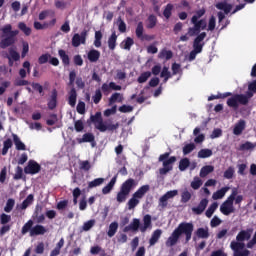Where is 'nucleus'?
Segmentation results:
<instances>
[{
  "instance_id": "nucleus-26",
  "label": "nucleus",
  "mask_w": 256,
  "mask_h": 256,
  "mask_svg": "<svg viewBox=\"0 0 256 256\" xmlns=\"http://www.w3.org/2000/svg\"><path fill=\"white\" fill-rule=\"evenodd\" d=\"M58 55L64 67H69V65H71V59L69 58V55L67 54V52H65V50L63 49L58 50Z\"/></svg>"
},
{
  "instance_id": "nucleus-5",
  "label": "nucleus",
  "mask_w": 256,
  "mask_h": 256,
  "mask_svg": "<svg viewBox=\"0 0 256 256\" xmlns=\"http://www.w3.org/2000/svg\"><path fill=\"white\" fill-rule=\"evenodd\" d=\"M137 185V182H135V179L129 178L127 179L120 187V191L117 193L116 201L118 203H125L127 201V197H129V193H131V190L133 187Z\"/></svg>"
},
{
  "instance_id": "nucleus-55",
  "label": "nucleus",
  "mask_w": 256,
  "mask_h": 256,
  "mask_svg": "<svg viewBox=\"0 0 256 256\" xmlns=\"http://www.w3.org/2000/svg\"><path fill=\"white\" fill-rule=\"evenodd\" d=\"M101 39H103V33L101 31L95 32V40H94V47H101Z\"/></svg>"
},
{
  "instance_id": "nucleus-45",
  "label": "nucleus",
  "mask_w": 256,
  "mask_h": 256,
  "mask_svg": "<svg viewBox=\"0 0 256 256\" xmlns=\"http://www.w3.org/2000/svg\"><path fill=\"white\" fill-rule=\"evenodd\" d=\"M11 147H13V140H11V138H8L3 142L2 155L8 153Z\"/></svg>"
},
{
  "instance_id": "nucleus-13",
  "label": "nucleus",
  "mask_w": 256,
  "mask_h": 256,
  "mask_svg": "<svg viewBox=\"0 0 256 256\" xmlns=\"http://www.w3.org/2000/svg\"><path fill=\"white\" fill-rule=\"evenodd\" d=\"M8 53L9 54H6L5 57L8 59L9 67H13L15 61H19V59H21V55L19 52H17V50H15V48H9Z\"/></svg>"
},
{
  "instance_id": "nucleus-42",
  "label": "nucleus",
  "mask_w": 256,
  "mask_h": 256,
  "mask_svg": "<svg viewBox=\"0 0 256 256\" xmlns=\"http://www.w3.org/2000/svg\"><path fill=\"white\" fill-rule=\"evenodd\" d=\"M102 99H103V93L101 92V89H96L94 95L92 96L93 103L95 105H99Z\"/></svg>"
},
{
  "instance_id": "nucleus-14",
  "label": "nucleus",
  "mask_w": 256,
  "mask_h": 256,
  "mask_svg": "<svg viewBox=\"0 0 256 256\" xmlns=\"http://www.w3.org/2000/svg\"><path fill=\"white\" fill-rule=\"evenodd\" d=\"M191 24L193 25V27L188 28L189 37H195V35H199V33L203 31V28L198 20H191Z\"/></svg>"
},
{
  "instance_id": "nucleus-61",
  "label": "nucleus",
  "mask_w": 256,
  "mask_h": 256,
  "mask_svg": "<svg viewBox=\"0 0 256 256\" xmlns=\"http://www.w3.org/2000/svg\"><path fill=\"white\" fill-rule=\"evenodd\" d=\"M74 129L77 133H81V131H83V129H85V125L83 124V121L82 120L75 121Z\"/></svg>"
},
{
  "instance_id": "nucleus-36",
  "label": "nucleus",
  "mask_w": 256,
  "mask_h": 256,
  "mask_svg": "<svg viewBox=\"0 0 256 256\" xmlns=\"http://www.w3.org/2000/svg\"><path fill=\"white\" fill-rule=\"evenodd\" d=\"M215 171V167L212 165H206L201 168L200 170V177L205 178L207 175L213 173Z\"/></svg>"
},
{
  "instance_id": "nucleus-63",
  "label": "nucleus",
  "mask_w": 256,
  "mask_h": 256,
  "mask_svg": "<svg viewBox=\"0 0 256 256\" xmlns=\"http://www.w3.org/2000/svg\"><path fill=\"white\" fill-rule=\"evenodd\" d=\"M95 226V220H89L83 224V231H90Z\"/></svg>"
},
{
  "instance_id": "nucleus-16",
  "label": "nucleus",
  "mask_w": 256,
  "mask_h": 256,
  "mask_svg": "<svg viewBox=\"0 0 256 256\" xmlns=\"http://www.w3.org/2000/svg\"><path fill=\"white\" fill-rule=\"evenodd\" d=\"M197 239H209V228H198L194 232L193 241Z\"/></svg>"
},
{
  "instance_id": "nucleus-52",
  "label": "nucleus",
  "mask_w": 256,
  "mask_h": 256,
  "mask_svg": "<svg viewBox=\"0 0 256 256\" xmlns=\"http://www.w3.org/2000/svg\"><path fill=\"white\" fill-rule=\"evenodd\" d=\"M207 13V10L205 8H201L200 10H197L195 14L192 16L191 21H198L201 19Z\"/></svg>"
},
{
  "instance_id": "nucleus-27",
  "label": "nucleus",
  "mask_w": 256,
  "mask_h": 256,
  "mask_svg": "<svg viewBox=\"0 0 256 256\" xmlns=\"http://www.w3.org/2000/svg\"><path fill=\"white\" fill-rule=\"evenodd\" d=\"M246 123L245 120H239L238 123L235 124L233 133L234 135H241L243 131H245Z\"/></svg>"
},
{
  "instance_id": "nucleus-60",
  "label": "nucleus",
  "mask_w": 256,
  "mask_h": 256,
  "mask_svg": "<svg viewBox=\"0 0 256 256\" xmlns=\"http://www.w3.org/2000/svg\"><path fill=\"white\" fill-rule=\"evenodd\" d=\"M192 151H195V144L194 143L186 144L183 147V155H189V153H192Z\"/></svg>"
},
{
  "instance_id": "nucleus-56",
  "label": "nucleus",
  "mask_w": 256,
  "mask_h": 256,
  "mask_svg": "<svg viewBox=\"0 0 256 256\" xmlns=\"http://www.w3.org/2000/svg\"><path fill=\"white\" fill-rule=\"evenodd\" d=\"M149 77H151V72L146 71V72H143L142 74H140L137 81H138V83H147Z\"/></svg>"
},
{
  "instance_id": "nucleus-50",
  "label": "nucleus",
  "mask_w": 256,
  "mask_h": 256,
  "mask_svg": "<svg viewBox=\"0 0 256 256\" xmlns=\"http://www.w3.org/2000/svg\"><path fill=\"white\" fill-rule=\"evenodd\" d=\"M14 207H15V199H12V198L8 199L4 207L5 213H11Z\"/></svg>"
},
{
  "instance_id": "nucleus-4",
  "label": "nucleus",
  "mask_w": 256,
  "mask_h": 256,
  "mask_svg": "<svg viewBox=\"0 0 256 256\" xmlns=\"http://www.w3.org/2000/svg\"><path fill=\"white\" fill-rule=\"evenodd\" d=\"M33 220H28L21 229L22 235H27L30 233V237H37L39 235H45L47 233V228L45 226L37 224L33 227Z\"/></svg>"
},
{
  "instance_id": "nucleus-11",
  "label": "nucleus",
  "mask_w": 256,
  "mask_h": 256,
  "mask_svg": "<svg viewBox=\"0 0 256 256\" xmlns=\"http://www.w3.org/2000/svg\"><path fill=\"white\" fill-rule=\"evenodd\" d=\"M87 41V30H83L80 34L76 33L72 37V47H79L85 45Z\"/></svg>"
},
{
  "instance_id": "nucleus-59",
  "label": "nucleus",
  "mask_w": 256,
  "mask_h": 256,
  "mask_svg": "<svg viewBox=\"0 0 256 256\" xmlns=\"http://www.w3.org/2000/svg\"><path fill=\"white\" fill-rule=\"evenodd\" d=\"M203 185V180H201L199 177H194V180L191 182V187L194 190H197Z\"/></svg>"
},
{
  "instance_id": "nucleus-24",
  "label": "nucleus",
  "mask_w": 256,
  "mask_h": 256,
  "mask_svg": "<svg viewBox=\"0 0 256 256\" xmlns=\"http://www.w3.org/2000/svg\"><path fill=\"white\" fill-rule=\"evenodd\" d=\"M229 189H230L229 186L222 187L221 189H219V190H217L216 192L213 193L212 199H214V201H217L219 199H223V197H225V195L227 194Z\"/></svg>"
},
{
  "instance_id": "nucleus-46",
  "label": "nucleus",
  "mask_w": 256,
  "mask_h": 256,
  "mask_svg": "<svg viewBox=\"0 0 256 256\" xmlns=\"http://www.w3.org/2000/svg\"><path fill=\"white\" fill-rule=\"evenodd\" d=\"M34 201V196L33 194H29L26 199L22 202L20 209L25 210L27 209V207H29V205H31V203H33Z\"/></svg>"
},
{
  "instance_id": "nucleus-31",
  "label": "nucleus",
  "mask_w": 256,
  "mask_h": 256,
  "mask_svg": "<svg viewBox=\"0 0 256 256\" xmlns=\"http://www.w3.org/2000/svg\"><path fill=\"white\" fill-rule=\"evenodd\" d=\"M11 45H15V38H12L10 36H7L0 41L1 49H7V47H11Z\"/></svg>"
},
{
  "instance_id": "nucleus-9",
  "label": "nucleus",
  "mask_w": 256,
  "mask_h": 256,
  "mask_svg": "<svg viewBox=\"0 0 256 256\" xmlns=\"http://www.w3.org/2000/svg\"><path fill=\"white\" fill-rule=\"evenodd\" d=\"M24 173L26 175H37V173H41V164L35 160H29L24 168Z\"/></svg>"
},
{
  "instance_id": "nucleus-64",
  "label": "nucleus",
  "mask_w": 256,
  "mask_h": 256,
  "mask_svg": "<svg viewBox=\"0 0 256 256\" xmlns=\"http://www.w3.org/2000/svg\"><path fill=\"white\" fill-rule=\"evenodd\" d=\"M101 91H102L103 95H105L107 97V95H109V93H111V84L103 83L101 86Z\"/></svg>"
},
{
  "instance_id": "nucleus-49",
  "label": "nucleus",
  "mask_w": 256,
  "mask_h": 256,
  "mask_svg": "<svg viewBox=\"0 0 256 256\" xmlns=\"http://www.w3.org/2000/svg\"><path fill=\"white\" fill-rule=\"evenodd\" d=\"M18 29H20V31H23L26 37H29V35H31V28H29L27 24H25V22L18 23Z\"/></svg>"
},
{
  "instance_id": "nucleus-7",
  "label": "nucleus",
  "mask_w": 256,
  "mask_h": 256,
  "mask_svg": "<svg viewBox=\"0 0 256 256\" xmlns=\"http://www.w3.org/2000/svg\"><path fill=\"white\" fill-rule=\"evenodd\" d=\"M75 79H77V72L75 70L70 71L69 73V82L68 87H72L68 95V104L70 107H75L77 105V90L75 89Z\"/></svg>"
},
{
  "instance_id": "nucleus-6",
  "label": "nucleus",
  "mask_w": 256,
  "mask_h": 256,
  "mask_svg": "<svg viewBox=\"0 0 256 256\" xmlns=\"http://www.w3.org/2000/svg\"><path fill=\"white\" fill-rule=\"evenodd\" d=\"M237 195H239V189L233 188L231 194L220 206V213H222V215L228 216L231 215V213H235L233 203H235V197H237Z\"/></svg>"
},
{
  "instance_id": "nucleus-44",
  "label": "nucleus",
  "mask_w": 256,
  "mask_h": 256,
  "mask_svg": "<svg viewBox=\"0 0 256 256\" xmlns=\"http://www.w3.org/2000/svg\"><path fill=\"white\" fill-rule=\"evenodd\" d=\"M160 77L163 80L164 83H167V81H169V79H171V72H169V68L167 66H164L161 73H160Z\"/></svg>"
},
{
  "instance_id": "nucleus-15",
  "label": "nucleus",
  "mask_w": 256,
  "mask_h": 256,
  "mask_svg": "<svg viewBox=\"0 0 256 256\" xmlns=\"http://www.w3.org/2000/svg\"><path fill=\"white\" fill-rule=\"evenodd\" d=\"M57 89H53L51 91V95L48 98L47 107L50 111H53L54 109H57V97H58Z\"/></svg>"
},
{
  "instance_id": "nucleus-41",
  "label": "nucleus",
  "mask_w": 256,
  "mask_h": 256,
  "mask_svg": "<svg viewBox=\"0 0 256 256\" xmlns=\"http://www.w3.org/2000/svg\"><path fill=\"white\" fill-rule=\"evenodd\" d=\"M217 207H219V204L217 202L212 203L208 209L205 212L206 217H208V219H211V217H213V213H215V211H217Z\"/></svg>"
},
{
  "instance_id": "nucleus-54",
  "label": "nucleus",
  "mask_w": 256,
  "mask_h": 256,
  "mask_svg": "<svg viewBox=\"0 0 256 256\" xmlns=\"http://www.w3.org/2000/svg\"><path fill=\"white\" fill-rule=\"evenodd\" d=\"M128 209H135L139 205V198L135 197L134 194L132 198L127 203Z\"/></svg>"
},
{
  "instance_id": "nucleus-30",
  "label": "nucleus",
  "mask_w": 256,
  "mask_h": 256,
  "mask_svg": "<svg viewBox=\"0 0 256 256\" xmlns=\"http://www.w3.org/2000/svg\"><path fill=\"white\" fill-rule=\"evenodd\" d=\"M146 21V28L155 29V27H157L158 19L157 16H155V14H150Z\"/></svg>"
},
{
  "instance_id": "nucleus-38",
  "label": "nucleus",
  "mask_w": 256,
  "mask_h": 256,
  "mask_svg": "<svg viewBox=\"0 0 256 256\" xmlns=\"http://www.w3.org/2000/svg\"><path fill=\"white\" fill-rule=\"evenodd\" d=\"M117 229H119V223L112 222L108 228V232H107L108 237L110 238L115 237V234L117 233Z\"/></svg>"
},
{
  "instance_id": "nucleus-1",
  "label": "nucleus",
  "mask_w": 256,
  "mask_h": 256,
  "mask_svg": "<svg viewBox=\"0 0 256 256\" xmlns=\"http://www.w3.org/2000/svg\"><path fill=\"white\" fill-rule=\"evenodd\" d=\"M194 229L195 225H193L192 222H181L166 240V247H175V244L179 243L181 235H185V243H189L191 237H193Z\"/></svg>"
},
{
  "instance_id": "nucleus-20",
  "label": "nucleus",
  "mask_w": 256,
  "mask_h": 256,
  "mask_svg": "<svg viewBox=\"0 0 256 256\" xmlns=\"http://www.w3.org/2000/svg\"><path fill=\"white\" fill-rule=\"evenodd\" d=\"M150 189L151 186H149V184L143 185L133 194V196L137 199H143V197L149 193Z\"/></svg>"
},
{
  "instance_id": "nucleus-48",
  "label": "nucleus",
  "mask_w": 256,
  "mask_h": 256,
  "mask_svg": "<svg viewBox=\"0 0 256 256\" xmlns=\"http://www.w3.org/2000/svg\"><path fill=\"white\" fill-rule=\"evenodd\" d=\"M163 15L165 19H171V15H173V4L169 3L165 6Z\"/></svg>"
},
{
  "instance_id": "nucleus-18",
  "label": "nucleus",
  "mask_w": 256,
  "mask_h": 256,
  "mask_svg": "<svg viewBox=\"0 0 256 256\" xmlns=\"http://www.w3.org/2000/svg\"><path fill=\"white\" fill-rule=\"evenodd\" d=\"M207 205H209V200L206 198L202 199L197 207L192 208V212L195 215H201L205 209H207Z\"/></svg>"
},
{
  "instance_id": "nucleus-19",
  "label": "nucleus",
  "mask_w": 256,
  "mask_h": 256,
  "mask_svg": "<svg viewBox=\"0 0 256 256\" xmlns=\"http://www.w3.org/2000/svg\"><path fill=\"white\" fill-rule=\"evenodd\" d=\"M253 233V229L241 230L236 236V241H249L251 239V234Z\"/></svg>"
},
{
  "instance_id": "nucleus-39",
  "label": "nucleus",
  "mask_w": 256,
  "mask_h": 256,
  "mask_svg": "<svg viewBox=\"0 0 256 256\" xmlns=\"http://www.w3.org/2000/svg\"><path fill=\"white\" fill-rule=\"evenodd\" d=\"M233 93L226 92V93H218L217 95H211L208 97V101H215V99H227V97H232Z\"/></svg>"
},
{
  "instance_id": "nucleus-32",
  "label": "nucleus",
  "mask_w": 256,
  "mask_h": 256,
  "mask_svg": "<svg viewBox=\"0 0 256 256\" xmlns=\"http://www.w3.org/2000/svg\"><path fill=\"white\" fill-rule=\"evenodd\" d=\"M158 59H166V61L173 59V51L167 50V48L162 49L158 54Z\"/></svg>"
},
{
  "instance_id": "nucleus-43",
  "label": "nucleus",
  "mask_w": 256,
  "mask_h": 256,
  "mask_svg": "<svg viewBox=\"0 0 256 256\" xmlns=\"http://www.w3.org/2000/svg\"><path fill=\"white\" fill-rule=\"evenodd\" d=\"M105 183V178H96L88 183V189H93L95 187H99Z\"/></svg>"
},
{
  "instance_id": "nucleus-8",
  "label": "nucleus",
  "mask_w": 256,
  "mask_h": 256,
  "mask_svg": "<svg viewBox=\"0 0 256 256\" xmlns=\"http://www.w3.org/2000/svg\"><path fill=\"white\" fill-rule=\"evenodd\" d=\"M89 121L93 123L95 129L100 131V133H105V131H107L101 112H96L95 115H91Z\"/></svg>"
},
{
  "instance_id": "nucleus-34",
  "label": "nucleus",
  "mask_w": 256,
  "mask_h": 256,
  "mask_svg": "<svg viewBox=\"0 0 256 256\" xmlns=\"http://www.w3.org/2000/svg\"><path fill=\"white\" fill-rule=\"evenodd\" d=\"M63 245H65V239L61 238L59 242L56 244V247L51 251L50 256L60 255L61 249H63Z\"/></svg>"
},
{
  "instance_id": "nucleus-58",
  "label": "nucleus",
  "mask_w": 256,
  "mask_h": 256,
  "mask_svg": "<svg viewBox=\"0 0 256 256\" xmlns=\"http://www.w3.org/2000/svg\"><path fill=\"white\" fill-rule=\"evenodd\" d=\"M191 201V192L184 190L181 194V203H189Z\"/></svg>"
},
{
  "instance_id": "nucleus-57",
  "label": "nucleus",
  "mask_w": 256,
  "mask_h": 256,
  "mask_svg": "<svg viewBox=\"0 0 256 256\" xmlns=\"http://www.w3.org/2000/svg\"><path fill=\"white\" fill-rule=\"evenodd\" d=\"M50 58H51V54L49 53L42 54L38 58L39 65H45V63H49Z\"/></svg>"
},
{
  "instance_id": "nucleus-25",
  "label": "nucleus",
  "mask_w": 256,
  "mask_h": 256,
  "mask_svg": "<svg viewBox=\"0 0 256 256\" xmlns=\"http://www.w3.org/2000/svg\"><path fill=\"white\" fill-rule=\"evenodd\" d=\"M216 9L224 11L225 15H229V13H231V10L233 9V5L227 2H219L216 4Z\"/></svg>"
},
{
  "instance_id": "nucleus-62",
  "label": "nucleus",
  "mask_w": 256,
  "mask_h": 256,
  "mask_svg": "<svg viewBox=\"0 0 256 256\" xmlns=\"http://www.w3.org/2000/svg\"><path fill=\"white\" fill-rule=\"evenodd\" d=\"M233 175H235V169L230 166V167L224 172V179H233Z\"/></svg>"
},
{
  "instance_id": "nucleus-47",
  "label": "nucleus",
  "mask_w": 256,
  "mask_h": 256,
  "mask_svg": "<svg viewBox=\"0 0 256 256\" xmlns=\"http://www.w3.org/2000/svg\"><path fill=\"white\" fill-rule=\"evenodd\" d=\"M213 155V151L211 149H201L198 152L199 159H207L208 157H211Z\"/></svg>"
},
{
  "instance_id": "nucleus-28",
  "label": "nucleus",
  "mask_w": 256,
  "mask_h": 256,
  "mask_svg": "<svg viewBox=\"0 0 256 256\" xmlns=\"http://www.w3.org/2000/svg\"><path fill=\"white\" fill-rule=\"evenodd\" d=\"M12 137H13V141H14L17 151H26L27 150V146H25V143H23L21 141V139L19 138V136H17V134H12Z\"/></svg>"
},
{
  "instance_id": "nucleus-12",
  "label": "nucleus",
  "mask_w": 256,
  "mask_h": 256,
  "mask_svg": "<svg viewBox=\"0 0 256 256\" xmlns=\"http://www.w3.org/2000/svg\"><path fill=\"white\" fill-rule=\"evenodd\" d=\"M171 153L165 152L159 156V161L163 163V167H168V169H173V164L177 161V157L172 156L169 158Z\"/></svg>"
},
{
  "instance_id": "nucleus-29",
  "label": "nucleus",
  "mask_w": 256,
  "mask_h": 256,
  "mask_svg": "<svg viewBox=\"0 0 256 256\" xmlns=\"http://www.w3.org/2000/svg\"><path fill=\"white\" fill-rule=\"evenodd\" d=\"M78 143H95V135L93 133H85L82 138H77Z\"/></svg>"
},
{
  "instance_id": "nucleus-22",
  "label": "nucleus",
  "mask_w": 256,
  "mask_h": 256,
  "mask_svg": "<svg viewBox=\"0 0 256 256\" xmlns=\"http://www.w3.org/2000/svg\"><path fill=\"white\" fill-rule=\"evenodd\" d=\"M115 183H117V174L110 180V182L102 188L103 195H109L111 191H113V187H115Z\"/></svg>"
},
{
  "instance_id": "nucleus-21",
  "label": "nucleus",
  "mask_w": 256,
  "mask_h": 256,
  "mask_svg": "<svg viewBox=\"0 0 256 256\" xmlns=\"http://www.w3.org/2000/svg\"><path fill=\"white\" fill-rule=\"evenodd\" d=\"M161 235H163L162 229H156L149 239V245L150 247H153V245L157 244L159 242V239H161Z\"/></svg>"
},
{
  "instance_id": "nucleus-23",
  "label": "nucleus",
  "mask_w": 256,
  "mask_h": 256,
  "mask_svg": "<svg viewBox=\"0 0 256 256\" xmlns=\"http://www.w3.org/2000/svg\"><path fill=\"white\" fill-rule=\"evenodd\" d=\"M88 61H90V63H97V61H99L100 57H101V52H99V50H95V49H91L88 54Z\"/></svg>"
},
{
  "instance_id": "nucleus-37",
  "label": "nucleus",
  "mask_w": 256,
  "mask_h": 256,
  "mask_svg": "<svg viewBox=\"0 0 256 256\" xmlns=\"http://www.w3.org/2000/svg\"><path fill=\"white\" fill-rule=\"evenodd\" d=\"M113 103H123V94L119 92H115L109 98V104L113 105Z\"/></svg>"
},
{
  "instance_id": "nucleus-2",
  "label": "nucleus",
  "mask_w": 256,
  "mask_h": 256,
  "mask_svg": "<svg viewBox=\"0 0 256 256\" xmlns=\"http://www.w3.org/2000/svg\"><path fill=\"white\" fill-rule=\"evenodd\" d=\"M153 227V223L151 221V215L146 214L143 217V225H141V221L138 218H134L132 222L125 226L123 231L124 233H129V231H141V233H145L147 229H151Z\"/></svg>"
},
{
  "instance_id": "nucleus-35",
  "label": "nucleus",
  "mask_w": 256,
  "mask_h": 256,
  "mask_svg": "<svg viewBox=\"0 0 256 256\" xmlns=\"http://www.w3.org/2000/svg\"><path fill=\"white\" fill-rule=\"evenodd\" d=\"M230 247L232 251H234V255H235V253H239V251H243V249H245V243L232 241L230 244Z\"/></svg>"
},
{
  "instance_id": "nucleus-17",
  "label": "nucleus",
  "mask_w": 256,
  "mask_h": 256,
  "mask_svg": "<svg viewBox=\"0 0 256 256\" xmlns=\"http://www.w3.org/2000/svg\"><path fill=\"white\" fill-rule=\"evenodd\" d=\"M43 211V207L37 205L33 214V221L35 223H44L45 222V214H40Z\"/></svg>"
},
{
  "instance_id": "nucleus-40",
  "label": "nucleus",
  "mask_w": 256,
  "mask_h": 256,
  "mask_svg": "<svg viewBox=\"0 0 256 256\" xmlns=\"http://www.w3.org/2000/svg\"><path fill=\"white\" fill-rule=\"evenodd\" d=\"M135 41L131 37H127L122 43V49H125L126 51H131V47H133Z\"/></svg>"
},
{
  "instance_id": "nucleus-53",
  "label": "nucleus",
  "mask_w": 256,
  "mask_h": 256,
  "mask_svg": "<svg viewBox=\"0 0 256 256\" xmlns=\"http://www.w3.org/2000/svg\"><path fill=\"white\" fill-rule=\"evenodd\" d=\"M117 23H118L119 32L120 33H126L127 32V24L125 23L123 18L118 17Z\"/></svg>"
},
{
  "instance_id": "nucleus-3",
  "label": "nucleus",
  "mask_w": 256,
  "mask_h": 256,
  "mask_svg": "<svg viewBox=\"0 0 256 256\" xmlns=\"http://www.w3.org/2000/svg\"><path fill=\"white\" fill-rule=\"evenodd\" d=\"M251 97H253V93L251 92H248L247 95L233 94L232 97L227 99L226 104L230 109L237 111V109H239V105H249V99H251Z\"/></svg>"
},
{
  "instance_id": "nucleus-51",
  "label": "nucleus",
  "mask_w": 256,
  "mask_h": 256,
  "mask_svg": "<svg viewBox=\"0 0 256 256\" xmlns=\"http://www.w3.org/2000/svg\"><path fill=\"white\" fill-rule=\"evenodd\" d=\"M190 165L191 161H189V158H183L179 162V169L180 171H185Z\"/></svg>"
},
{
  "instance_id": "nucleus-33",
  "label": "nucleus",
  "mask_w": 256,
  "mask_h": 256,
  "mask_svg": "<svg viewBox=\"0 0 256 256\" xmlns=\"http://www.w3.org/2000/svg\"><path fill=\"white\" fill-rule=\"evenodd\" d=\"M108 47L110 51H115L117 47V33L115 31L112 32L111 36L108 38Z\"/></svg>"
},
{
  "instance_id": "nucleus-10",
  "label": "nucleus",
  "mask_w": 256,
  "mask_h": 256,
  "mask_svg": "<svg viewBox=\"0 0 256 256\" xmlns=\"http://www.w3.org/2000/svg\"><path fill=\"white\" fill-rule=\"evenodd\" d=\"M144 31L145 27L143 26V22H138L135 30L137 39H140V41H153V39H155L153 35L143 34Z\"/></svg>"
}]
</instances>
